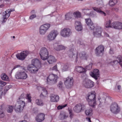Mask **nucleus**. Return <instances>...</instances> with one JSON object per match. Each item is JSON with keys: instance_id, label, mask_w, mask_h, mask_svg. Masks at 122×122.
<instances>
[{"instance_id": "obj_20", "label": "nucleus", "mask_w": 122, "mask_h": 122, "mask_svg": "<svg viewBox=\"0 0 122 122\" xmlns=\"http://www.w3.org/2000/svg\"><path fill=\"white\" fill-rule=\"evenodd\" d=\"M40 68H38V67L31 65L29 66L28 69L30 72L34 73L37 72Z\"/></svg>"}, {"instance_id": "obj_61", "label": "nucleus", "mask_w": 122, "mask_h": 122, "mask_svg": "<svg viewBox=\"0 0 122 122\" xmlns=\"http://www.w3.org/2000/svg\"><path fill=\"white\" fill-rule=\"evenodd\" d=\"M99 101L101 103H102V102H105V99H103L102 101L101 100V98L100 99H99Z\"/></svg>"}, {"instance_id": "obj_36", "label": "nucleus", "mask_w": 122, "mask_h": 122, "mask_svg": "<svg viewBox=\"0 0 122 122\" xmlns=\"http://www.w3.org/2000/svg\"><path fill=\"white\" fill-rule=\"evenodd\" d=\"M1 78L3 80L8 81L9 80L8 77L5 74L1 75Z\"/></svg>"}, {"instance_id": "obj_21", "label": "nucleus", "mask_w": 122, "mask_h": 122, "mask_svg": "<svg viewBox=\"0 0 122 122\" xmlns=\"http://www.w3.org/2000/svg\"><path fill=\"white\" fill-rule=\"evenodd\" d=\"M32 65L38 67V68H40L41 64L40 62L37 59H33L31 61Z\"/></svg>"}, {"instance_id": "obj_34", "label": "nucleus", "mask_w": 122, "mask_h": 122, "mask_svg": "<svg viewBox=\"0 0 122 122\" xmlns=\"http://www.w3.org/2000/svg\"><path fill=\"white\" fill-rule=\"evenodd\" d=\"M92 111V109L90 108L89 109L86 110L85 112V113L87 117L90 116Z\"/></svg>"}, {"instance_id": "obj_47", "label": "nucleus", "mask_w": 122, "mask_h": 122, "mask_svg": "<svg viewBox=\"0 0 122 122\" xmlns=\"http://www.w3.org/2000/svg\"><path fill=\"white\" fill-rule=\"evenodd\" d=\"M67 106V104H66L63 105H59L57 107V109L58 110L62 109L63 108Z\"/></svg>"}, {"instance_id": "obj_62", "label": "nucleus", "mask_w": 122, "mask_h": 122, "mask_svg": "<svg viewBox=\"0 0 122 122\" xmlns=\"http://www.w3.org/2000/svg\"><path fill=\"white\" fill-rule=\"evenodd\" d=\"M117 89L119 90H120L121 89V86L120 85H118L117 86Z\"/></svg>"}, {"instance_id": "obj_8", "label": "nucleus", "mask_w": 122, "mask_h": 122, "mask_svg": "<svg viewBox=\"0 0 122 122\" xmlns=\"http://www.w3.org/2000/svg\"><path fill=\"white\" fill-rule=\"evenodd\" d=\"M58 34V32L56 30H53L51 31L47 36V40L50 41L54 40Z\"/></svg>"}, {"instance_id": "obj_42", "label": "nucleus", "mask_w": 122, "mask_h": 122, "mask_svg": "<svg viewBox=\"0 0 122 122\" xmlns=\"http://www.w3.org/2000/svg\"><path fill=\"white\" fill-rule=\"evenodd\" d=\"M31 97L30 94L27 93L26 94V98L27 99L28 102H31Z\"/></svg>"}, {"instance_id": "obj_58", "label": "nucleus", "mask_w": 122, "mask_h": 122, "mask_svg": "<svg viewBox=\"0 0 122 122\" xmlns=\"http://www.w3.org/2000/svg\"><path fill=\"white\" fill-rule=\"evenodd\" d=\"M20 66L19 65H17L16 66H15L14 68L12 70V71L14 70V69H15L16 68L19 67Z\"/></svg>"}, {"instance_id": "obj_43", "label": "nucleus", "mask_w": 122, "mask_h": 122, "mask_svg": "<svg viewBox=\"0 0 122 122\" xmlns=\"http://www.w3.org/2000/svg\"><path fill=\"white\" fill-rule=\"evenodd\" d=\"M92 63H90L88 65L86 66L85 68L86 70V69L88 70H90L92 68Z\"/></svg>"}, {"instance_id": "obj_18", "label": "nucleus", "mask_w": 122, "mask_h": 122, "mask_svg": "<svg viewBox=\"0 0 122 122\" xmlns=\"http://www.w3.org/2000/svg\"><path fill=\"white\" fill-rule=\"evenodd\" d=\"M45 115L42 113L38 114L36 117V120L38 122H41L45 119Z\"/></svg>"}, {"instance_id": "obj_12", "label": "nucleus", "mask_w": 122, "mask_h": 122, "mask_svg": "<svg viewBox=\"0 0 122 122\" xmlns=\"http://www.w3.org/2000/svg\"><path fill=\"white\" fill-rule=\"evenodd\" d=\"M11 11L10 10H8L4 12L3 14L2 17L1 18L0 21L2 23L5 22L7 19L9 17Z\"/></svg>"}, {"instance_id": "obj_46", "label": "nucleus", "mask_w": 122, "mask_h": 122, "mask_svg": "<svg viewBox=\"0 0 122 122\" xmlns=\"http://www.w3.org/2000/svg\"><path fill=\"white\" fill-rule=\"evenodd\" d=\"M94 12L93 11H91L90 13H86V14L92 17H94L95 15L94 14Z\"/></svg>"}, {"instance_id": "obj_41", "label": "nucleus", "mask_w": 122, "mask_h": 122, "mask_svg": "<svg viewBox=\"0 0 122 122\" xmlns=\"http://www.w3.org/2000/svg\"><path fill=\"white\" fill-rule=\"evenodd\" d=\"M13 108V106H9L7 109V112L9 113H11L12 111Z\"/></svg>"}, {"instance_id": "obj_48", "label": "nucleus", "mask_w": 122, "mask_h": 122, "mask_svg": "<svg viewBox=\"0 0 122 122\" xmlns=\"http://www.w3.org/2000/svg\"><path fill=\"white\" fill-rule=\"evenodd\" d=\"M82 25L81 23V22L78 21H76L75 23V26L76 27L78 26Z\"/></svg>"}, {"instance_id": "obj_7", "label": "nucleus", "mask_w": 122, "mask_h": 122, "mask_svg": "<svg viewBox=\"0 0 122 122\" xmlns=\"http://www.w3.org/2000/svg\"><path fill=\"white\" fill-rule=\"evenodd\" d=\"M27 74L24 71H19L16 73L15 77L17 79L25 80L28 77Z\"/></svg>"}, {"instance_id": "obj_53", "label": "nucleus", "mask_w": 122, "mask_h": 122, "mask_svg": "<svg viewBox=\"0 0 122 122\" xmlns=\"http://www.w3.org/2000/svg\"><path fill=\"white\" fill-rule=\"evenodd\" d=\"M36 17V15L35 14H33L31 15L29 17V19L30 20H32L34 18Z\"/></svg>"}, {"instance_id": "obj_57", "label": "nucleus", "mask_w": 122, "mask_h": 122, "mask_svg": "<svg viewBox=\"0 0 122 122\" xmlns=\"http://www.w3.org/2000/svg\"><path fill=\"white\" fill-rule=\"evenodd\" d=\"M69 112L70 114V116L71 118H72L73 115V114L72 113L71 111L70 110H69Z\"/></svg>"}, {"instance_id": "obj_64", "label": "nucleus", "mask_w": 122, "mask_h": 122, "mask_svg": "<svg viewBox=\"0 0 122 122\" xmlns=\"http://www.w3.org/2000/svg\"><path fill=\"white\" fill-rule=\"evenodd\" d=\"M19 122H27L26 120H23V121H20Z\"/></svg>"}, {"instance_id": "obj_31", "label": "nucleus", "mask_w": 122, "mask_h": 122, "mask_svg": "<svg viewBox=\"0 0 122 122\" xmlns=\"http://www.w3.org/2000/svg\"><path fill=\"white\" fill-rule=\"evenodd\" d=\"M38 88L39 89L42 90L43 91L41 93V95H42L44 96H45L47 94V91L46 89L44 87H38Z\"/></svg>"}, {"instance_id": "obj_52", "label": "nucleus", "mask_w": 122, "mask_h": 122, "mask_svg": "<svg viewBox=\"0 0 122 122\" xmlns=\"http://www.w3.org/2000/svg\"><path fill=\"white\" fill-rule=\"evenodd\" d=\"M12 86L11 85L6 86L5 87V90L7 91Z\"/></svg>"}, {"instance_id": "obj_25", "label": "nucleus", "mask_w": 122, "mask_h": 122, "mask_svg": "<svg viewBox=\"0 0 122 122\" xmlns=\"http://www.w3.org/2000/svg\"><path fill=\"white\" fill-rule=\"evenodd\" d=\"M75 70L76 71L80 73H85L86 70L85 68L81 66H77L75 67Z\"/></svg>"}, {"instance_id": "obj_26", "label": "nucleus", "mask_w": 122, "mask_h": 122, "mask_svg": "<svg viewBox=\"0 0 122 122\" xmlns=\"http://www.w3.org/2000/svg\"><path fill=\"white\" fill-rule=\"evenodd\" d=\"M47 58L48 62L49 64H53L56 61L55 57L52 56H49Z\"/></svg>"}, {"instance_id": "obj_51", "label": "nucleus", "mask_w": 122, "mask_h": 122, "mask_svg": "<svg viewBox=\"0 0 122 122\" xmlns=\"http://www.w3.org/2000/svg\"><path fill=\"white\" fill-rule=\"evenodd\" d=\"M51 69L52 70H54L55 71H58L57 68V65H56L54 66V67Z\"/></svg>"}, {"instance_id": "obj_4", "label": "nucleus", "mask_w": 122, "mask_h": 122, "mask_svg": "<svg viewBox=\"0 0 122 122\" xmlns=\"http://www.w3.org/2000/svg\"><path fill=\"white\" fill-rule=\"evenodd\" d=\"M57 76L56 75L51 74L48 76L47 80L48 84L52 85L57 83Z\"/></svg>"}, {"instance_id": "obj_15", "label": "nucleus", "mask_w": 122, "mask_h": 122, "mask_svg": "<svg viewBox=\"0 0 122 122\" xmlns=\"http://www.w3.org/2000/svg\"><path fill=\"white\" fill-rule=\"evenodd\" d=\"M85 108V106L80 104L76 105L73 108V111L76 113H80Z\"/></svg>"}, {"instance_id": "obj_49", "label": "nucleus", "mask_w": 122, "mask_h": 122, "mask_svg": "<svg viewBox=\"0 0 122 122\" xmlns=\"http://www.w3.org/2000/svg\"><path fill=\"white\" fill-rule=\"evenodd\" d=\"M3 87L0 86V98H1L3 95Z\"/></svg>"}, {"instance_id": "obj_9", "label": "nucleus", "mask_w": 122, "mask_h": 122, "mask_svg": "<svg viewBox=\"0 0 122 122\" xmlns=\"http://www.w3.org/2000/svg\"><path fill=\"white\" fill-rule=\"evenodd\" d=\"M64 84L67 88H71L73 86V78L68 77L64 79Z\"/></svg>"}, {"instance_id": "obj_44", "label": "nucleus", "mask_w": 122, "mask_h": 122, "mask_svg": "<svg viewBox=\"0 0 122 122\" xmlns=\"http://www.w3.org/2000/svg\"><path fill=\"white\" fill-rule=\"evenodd\" d=\"M75 28L76 30L78 31H81L83 29V28L82 25L76 27Z\"/></svg>"}, {"instance_id": "obj_5", "label": "nucleus", "mask_w": 122, "mask_h": 122, "mask_svg": "<svg viewBox=\"0 0 122 122\" xmlns=\"http://www.w3.org/2000/svg\"><path fill=\"white\" fill-rule=\"evenodd\" d=\"M50 26V25L49 24H45L43 25L40 27L39 28V33L41 35H44L49 30Z\"/></svg>"}, {"instance_id": "obj_59", "label": "nucleus", "mask_w": 122, "mask_h": 122, "mask_svg": "<svg viewBox=\"0 0 122 122\" xmlns=\"http://www.w3.org/2000/svg\"><path fill=\"white\" fill-rule=\"evenodd\" d=\"M104 36L106 37H109V35L108 34H107L106 32H104Z\"/></svg>"}, {"instance_id": "obj_23", "label": "nucleus", "mask_w": 122, "mask_h": 122, "mask_svg": "<svg viewBox=\"0 0 122 122\" xmlns=\"http://www.w3.org/2000/svg\"><path fill=\"white\" fill-rule=\"evenodd\" d=\"M68 56L69 57L71 58H73L76 57L75 61L77 62L78 60V57L77 55H75L73 52V49H71L69 52L68 53Z\"/></svg>"}, {"instance_id": "obj_13", "label": "nucleus", "mask_w": 122, "mask_h": 122, "mask_svg": "<svg viewBox=\"0 0 122 122\" xmlns=\"http://www.w3.org/2000/svg\"><path fill=\"white\" fill-rule=\"evenodd\" d=\"M83 84L86 88H90L94 86V83L90 80L86 79L83 81Z\"/></svg>"}, {"instance_id": "obj_16", "label": "nucleus", "mask_w": 122, "mask_h": 122, "mask_svg": "<svg viewBox=\"0 0 122 122\" xmlns=\"http://www.w3.org/2000/svg\"><path fill=\"white\" fill-rule=\"evenodd\" d=\"M90 76L96 80L97 79L98 77H99V71L97 69H94L92 72L90 73Z\"/></svg>"}, {"instance_id": "obj_33", "label": "nucleus", "mask_w": 122, "mask_h": 122, "mask_svg": "<svg viewBox=\"0 0 122 122\" xmlns=\"http://www.w3.org/2000/svg\"><path fill=\"white\" fill-rule=\"evenodd\" d=\"M79 56L81 58L86 59V54L85 52L83 51L80 52L79 54Z\"/></svg>"}, {"instance_id": "obj_24", "label": "nucleus", "mask_w": 122, "mask_h": 122, "mask_svg": "<svg viewBox=\"0 0 122 122\" xmlns=\"http://www.w3.org/2000/svg\"><path fill=\"white\" fill-rule=\"evenodd\" d=\"M54 47L55 49L58 51L65 49L66 48V47L62 45H60L57 43L55 44Z\"/></svg>"}, {"instance_id": "obj_22", "label": "nucleus", "mask_w": 122, "mask_h": 122, "mask_svg": "<svg viewBox=\"0 0 122 122\" xmlns=\"http://www.w3.org/2000/svg\"><path fill=\"white\" fill-rule=\"evenodd\" d=\"M116 60L113 61L112 62L114 64H117L119 63L120 64L122 68V56L120 55L118 56L116 58Z\"/></svg>"}, {"instance_id": "obj_32", "label": "nucleus", "mask_w": 122, "mask_h": 122, "mask_svg": "<svg viewBox=\"0 0 122 122\" xmlns=\"http://www.w3.org/2000/svg\"><path fill=\"white\" fill-rule=\"evenodd\" d=\"M35 102L36 104L38 105L41 106L44 105L43 102L41 99H36Z\"/></svg>"}, {"instance_id": "obj_40", "label": "nucleus", "mask_w": 122, "mask_h": 122, "mask_svg": "<svg viewBox=\"0 0 122 122\" xmlns=\"http://www.w3.org/2000/svg\"><path fill=\"white\" fill-rule=\"evenodd\" d=\"M72 14L70 13H68L65 15V19L67 20H69L72 18Z\"/></svg>"}, {"instance_id": "obj_29", "label": "nucleus", "mask_w": 122, "mask_h": 122, "mask_svg": "<svg viewBox=\"0 0 122 122\" xmlns=\"http://www.w3.org/2000/svg\"><path fill=\"white\" fill-rule=\"evenodd\" d=\"M68 65L67 64H62L61 65V69L62 71L64 72L68 70Z\"/></svg>"}, {"instance_id": "obj_27", "label": "nucleus", "mask_w": 122, "mask_h": 122, "mask_svg": "<svg viewBox=\"0 0 122 122\" xmlns=\"http://www.w3.org/2000/svg\"><path fill=\"white\" fill-rule=\"evenodd\" d=\"M51 100V102H58L59 99V97L57 95L52 94L50 96Z\"/></svg>"}, {"instance_id": "obj_2", "label": "nucleus", "mask_w": 122, "mask_h": 122, "mask_svg": "<svg viewBox=\"0 0 122 122\" xmlns=\"http://www.w3.org/2000/svg\"><path fill=\"white\" fill-rule=\"evenodd\" d=\"M86 98L90 106L93 107L96 105V95L94 94L89 93Z\"/></svg>"}, {"instance_id": "obj_39", "label": "nucleus", "mask_w": 122, "mask_h": 122, "mask_svg": "<svg viewBox=\"0 0 122 122\" xmlns=\"http://www.w3.org/2000/svg\"><path fill=\"white\" fill-rule=\"evenodd\" d=\"M85 21L86 24L88 26L90 25V24H92L93 23L91 19L90 18L88 19H85Z\"/></svg>"}, {"instance_id": "obj_6", "label": "nucleus", "mask_w": 122, "mask_h": 122, "mask_svg": "<svg viewBox=\"0 0 122 122\" xmlns=\"http://www.w3.org/2000/svg\"><path fill=\"white\" fill-rule=\"evenodd\" d=\"M60 34L63 37H69L72 34L71 30L68 28H65L61 30Z\"/></svg>"}, {"instance_id": "obj_11", "label": "nucleus", "mask_w": 122, "mask_h": 122, "mask_svg": "<svg viewBox=\"0 0 122 122\" xmlns=\"http://www.w3.org/2000/svg\"><path fill=\"white\" fill-rule=\"evenodd\" d=\"M111 112L113 113L117 114L120 111V108L117 103H114L112 104L110 107Z\"/></svg>"}, {"instance_id": "obj_54", "label": "nucleus", "mask_w": 122, "mask_h": 122, "mask_svg": "<svg viewBox=\"0 0 122 122\" xmlns=\"http://www.w3.org/2000/svg\"><path fill=\"white\" fill-rule=\"evenodd\" d=\"M6 84V83L3 81L0 80V84L3 85V86H4Z\"/></svg>"}, {"instance_id": "obj_37", "label": "nucleus", "mask_w": 122, "mask_h": 122, "mask_svg": "<svg viewBox=\"0 0 122 122\" xmlns=\"http://www.w3.org/2000/svg\"><path fill=\"white\" fill-rule=\"evenodd\" d=\"M117 2V0H110L109 3V4L110 6H114Z\"/></svg>"}, {"instance_id": "obj_10", "label": "nucleus", "mask_w": 122, "mask_h": 122, "mask_svg": "<svg viewBox=\"0 0 122 122\" xmlns=\"http://www.w3.org/2000/svg\"><path fill=\"white\" fill-rule=\"evenodd\" d=\"M104 47L103 45H100L97 47L95 50L96 55L98 56H102L104 53Z\"/></svg>"}, {"instance_id": "obj_17", "label": "nucleus", "mask_w": 122, "mask_h": 122, "mask_svg": "<svg viewBox=\"0 0 122 122\" xmlns=\"http://www.w3.org/2000/svg\"><path fill=\"white\" fill-rule=\"evenodd\" d=\"M102 29L100 27H98L94 30L93 34L95 36L98 37H100L101 35V32Z\"/></svg>"}, {"instance_id": "obj_63", "label": "nucleus", "mask_w": 122, "mask_h": 122, "mask_svg": "<svg viewBox=\"0 0 122 122\" xmlns=\"http://www.w3.org/2000/svg\"><path fill=\"white\" fill-rule=\"evenodd\" d=\"M118 9L117 8H114V10L116 11H117L118 10Z\"/></svg>"}, {"instance_id": "obj_30", "label": "nucleus", "mask_w": 122, "mask_h": 122, "mask_svg": "<svg viewBox=\"0 0 122 122\" xmlns=\"http://www.w3.org/2000/svg\"><path fill=\"white\" fill-rule=\"evenodd\" d=\"M68 115L66 113H61L59 116V118L61 120H63L67 118Z\"/></svg>"}, {"instance_id": "obj_56", "label": "nucleus", "mask_w": 122, "mask_h": 122, "mask_svg": "<svg viewBox=\"0 0 122 122\" xmlns=\"http://www.w3.org/2000/svg\"><path fill=\"white\" fill-rule=\"evenodd\" d=\"M97 3L98 4H103V2L102 0H98L97 1Z\"/></svg>"}, {"instance_id": "obj_3", "label": "nucleus", "mask_w": 122, "mask_h": 122, "mask_svg": "<svg viewBox=\"0 0 122 122\" xmlns=\"http://www.w3.org/2000/svg\"><path fill=\"white\" fill-rule=\"evenodd\" d=\"M39 54L41 59L43 60H46L48 56L47 49L45 47L41 48Z\"/></svg>"}, {"instance_id": "obj_1", "label": "nucleus", "mask_w": 122, "mask_h": 122, "mask_svg": "<svg viewBox=\"0 0 122 122\" xmlns=\"http://www.w3.org/2000/svg\"><path fill=\"white\" fill-rule=\"evenodd\" d=\"M24 94H22L17 100V102L15 106V111L16 112H19L22 110L25 105L24 99Z\"/></svg>"}, {"instance_id": "obj_45", "label": "nucleus", "mask_w": 122, "mask_h": 122, "mask_svg": "<svg viewBox=\"0 0 122 122\" xmlns=\"http://www.w3.org/2000/svg\"><path fill=\"white\" fill-rule=\"evenodd\" d=\"M89 29L91 30H93L95 28V26L94 25L93 23H92V24H90L88 25Z\"/></svg>"}, {"instance_id": "obj_60", "label": "nucleus", "mask_w": 122, "mask_h": 122, "mask_svg": "<svg viewBox=\"0 0 122 122\" xmlns=\"http://www.w3.org/2000/svg\"><path fill=\"white\" fill-rule=\"evenodd\" d=\"M86 119L87 120H88L89 122H91L90 118V117H86Z\"/></svg>"}, {"instance_id": "obj_55", "label": "nucleus", "mask_w": 122, "mask_h": 122, "mask_svg": "<svg viewBox=\"0 0 122 122\" xmlns=\"http://www.w3.org/2000/svg\"><path fill=\"white\" fill-rule=\"evenodd\" d=\"M109 53L111 54H113L114 52L113 49L112 48L110 49L109 51Z\"/></svg>"}, {"instance_id": "obj_38", "label": "nucleus", "mask_w": 122, "mask_h": 122, "mask_svg": "<svg viewBox=\"0 0 122 122\" xmlns=\"http://www.w3.org/2000/svg\"><path fill=\"white\" fill-rule=\"evenodd\" d=\"M111 22L110 20L106 21L105 24V26L107 28L112 27V25H111Z\"/></svg>"}, {"instance_id": "obj_19", "label": "nucleus", "mask_w": 122, "mask_h": 122, "mask_svg": "<svg viewBox=\"0 0 122 122\" xmlns=\"http://www.w3.org/2000/svg\"><path fill=\"white\" fill-rule=\"evenodd\" d=\"M112 27L118 29H122V23L119 22H114L112 24Z\"/></svg>"}, {"instance_id": "obj_50", "label": "nucleus", "mask_w": 122, "mask_h": 122, "mask_svg": "<svg viewBox=\"0 0 122 122\" xmlns=\"http://www.w3.org/2000/svg\"><path fill=\"white\" fill-rule=\"evenodd\" d=\"M63 84L62 82L60 81L59 82L57 86L60 89H61L62 87Z\"/></svg>"}, {"instance_id": "obj_14", "label": "nucleus", "mask_w": 122, "mask_h": 122, "mask_svg": "<svg viewBox=\"0 0 122 122\" xmlns=\"http://www.w3.org/2000/svg\"><path fill=\"white\" fill-rule=\"evenodd\" d=\"M29 54L27 51H24L20 53H18L16 55L17 58L20 60H24L26 56Z\"/></svg>"}, {"instance_id": "obj_35", "label": "nucleus", "mask_w": 122, "mask_h": 122, "mask_svg": "<svg viewBox=\"0 0 122 122\" xmlns=\"http://www.w3.org/2000/svg\"><path fill=\"white\" fill-rule=\"evenodd\" d=\"M73 15L76 18H80L81 17V15L80 12L78 11H76L73 13Z\"/></svg>"}, {"instance_id": "obj_28", "label": "nucleus", "mask_w": 122, "mask_h": 122, "mask_svg": "<svg viewBox=\"0 0 122 122\" xmlns=\"http://www.w3.org/2000/svg\"><path fill=\"white\" fill-rule=\"evenodd\" d=\"M92 8L95 11L103 15L104 16L106 15V14L104 12L102 11L100 8L96 7H93Z\"/></svg>"}]
</instances>
